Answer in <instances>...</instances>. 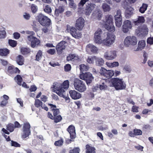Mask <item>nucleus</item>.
<instances>
[{
  "label": "nucleus",
  "instance_id": "obj_10",
  "mask_svg": "<svg viewBox=\"0 0 153 153\" xmlns=\"http://www.w3.org/2000/svg\"><path fill=\"white\" fill-rule=\"evenodd\" d=\"M30 125L29 123L25 122L24 123L22 128L23 133L22 137L23 138H25L28 137L30 133Z\"/></svg>",
  "mask_w": 153,
  "mask_h": 153
},
{
  "label": "nucleus",
  "instance_id": "obj_64",
  "mask_svg": "<svg viewBox=\"0 0 153 153\" xmlns=\"http://www.w3.org/2000/svg\"><path fill=\"white\" fill-rule=\"evenodd\" d=\"M147 42L148 44L150 45L153 44V37L148 38L147 39Z\"/></svg>",
  "mask_w": 153,
  "mask_h": 153
},
{
  "label": "nucleus",
  "instance_id": "obj_32",
  "mask_svg": "<svg viewBox=\"0 0 153 153\" xmlns=\"http://www.w3.org/2000/svg\"><path fill=\"white\" fill-rule=\"evenodd\" d=\"M48 105L51 107L52 110L53 111V114L54 117L56 116L59 112V110L56 108V106L54 105L51 104H48Z\"/></svg>",
  "mask_w": 153,
  "mask_h": 153
},
{
  "label": "nucleus",
  "instance_id": "obj_36",
  "mask_svg": "<svg viewBox=\"0 0 153 153\" xmlns=\"http://www.w3.org/2000/svg\"><path fill=\"white\" fill-rule=\"evenodd\" d=\"M79 69L81 72L87 71L89 69V67L87 65L82 64L79 65Z\"/></svg>",
  "mask_w": 153,
  "mask_h": 153
},
{
  "label": "nucleus",
  "instance_id": "obj_41",
  "mask_svg": "<svg viewBox=\"0 0 153 153\" xmlns=\"http://www.w3.org/2000/svg\"><path fill=\"white\" fill-rule=\"evenodd\" d=\"M21 51L22 54L25 55L30 52V50L29 48L22 47L21 49Z\"/></svg>",
  "mask_w": 153,
  "mask_h": 153
},
{
  "label": "nucleus",
  "instance_id": "obj_9",
  "mask_svg": "<svg viewBox=\"0 0 153 153\" xmlns=\"http://www.w3.org/2000/svg\"><path fill=\"white\" fill-rule=\"evenodd\" d=\"M79 77L80 79L85 80L87 85L90 83L94 78L91 74L89 72L81 74Z\"/></svg>",
  "mask_w": 153,
  "mask_h": 153
},
{
  "label": "nucleus",
  "instance_id": "obj_54",
  "mask_svg": "<svg viewBox=\"0 0 153 153\" xmlns=\"http://www.w3.org/2000/svg\"><path fill=\"white\" fill-rule=\"evenodd\" d=\"M75 56V54H70L67 57V59L68 61L72 60L74 61Z\"/></svg>",
  "mask_w": 153,
  "mask_h": 153
},
{
  "label": "nucleus",
  "instance_id": "obj_2",
  "mask_svg": "<svg viewBox=\"0 0 153 153\" xmlns=\"http://www.w3.org/2000/svg\"><path fill=\"white\" fill-rule=\"evenodd\" d=\"M113 16L107 15L105 16V21H102L100 23L109 31L114 32L115 30V27L113 25Z\"/></svg>",
  "mask_w": 153,
  "mask_h": 153
},
{
  "label": "nucleus",
  "instance_id": "obj_4",
  "mask_svg": "<svg viewBox=\"0 0 153 153\" xmlns=\"http://www.w3.org/2000/svg\"><path fill=\"white\" fill-rule=\"evenodd\" d=\"M105 34L107 36L103 39L102 44L109 47L115 42L116 36L114 34H112L106 33Z\"/></svg>",
  "mask_w": 153,
  "mask_h": 153
},
{
  "label": "nucleus",
  "instance_id": "obj_37",
  "mask_svg": "<svg viewBox=\"0 0 153 153\" xmlns=\"http://www.w3.org/2000/svg\"><path fill=\"white\" fill-rule=\"evenodd\" d=\"M96 59V56H89L88 57L86 61L89 64H93L94 63V61H95Z\"/></svg>",
  "mask_w": 153,
  "mask_h": 153
},
{
  "label": "nucleus",
  "instance_id": "obj_22",
  "mask_svg": "<svg viewBox=\"0 0 153 153\" xmlns=\"http://www.w3.org/2000/svg\"><path fill=\"white\" fill-rule=\"evenodd\" d=\"M69 93L71 98L74 100H77L81 97V94L75 90H71Z\"/></svg>",
  "mask_w": 153,
  "mask_h": 153
},
{
  "label": "nucleus",
  "instance_id": "obj_17",
  "mask_svg": "<svg viewBox=\"0 0 153 153\" xmlns=\"http://www.w3.org/2000/svg\"><path fill=\"white\" fill-rule=\"evenodd\" d=\"M102 16V11L100 9H97L94 11L91 17L92 19L100 20L101 19Z\"/></svg>",
  "mask_w": 153,
  "mask_h": 153
},
{
  "label": "nucleus",
  "instance_id": "obj_19",
  "mask_svg": "<svg viewBox=\"0 0 153 153\" xmlns=\"http://www.w3.org/2000/svg\"><path fill=\"white\" fill-rule=\"evenodd\" d=\"M146 42L144 40L140 41L138 44L137 48H133L132 50L134 51H140L143 49L146 46Z\"/></svg>",
  "mask_w": 153,
  "mask_h": 153
},
{
  "label": "nucleus",
  "instance_id": "obj_44",
  "mask_svg": "<svg viewBox=\"0 0 153 153\" xmlns=\"http://www.w3.org/2000/svg\"><path fill=\"white\" fill-rule=\"evenodd\" d=\"M107 70L106 69L103 67H101L100 70V73L102 76L106 77V75L107 74Z\"/></svg>",
  "mask_w": 153,
  "mask_h": 153
},
{
  "label": "nucleus",
  "instance_id": "obj_6",
  "mask_svg": "<svg viewBox=\"0 0 153 153\" xmlns=\"http://www.w3.org/2000/svg\"><path fill=\"white\" fill-rule=\"evenodd\" d=\"M27 42L30 44V46L33 48L37 47L40 43V40L33 36L30 35L27 36Z\"/></svg>",
  "mask_w": 153,
  "mask_h": 153
},
{
  "label": "nucleus",
  "instance_id": "obj_23",
  "mask_svg": "<svg viewBox=\"0 0 153 153\" xmlns=\"http://www.w3.org/2000/svg\"><path fill=\"white\" fill-rule=\"evenodd\" d=\"M67 130L70 134V137L71 138H75L76 134L74 126L72 125L70 126L68 128Z\"/></svg>",
  "mask_w": 153,
  "mask_h": 153
},
{
  "label": "nucleus",
  "instance_id": "obj_51",
  "mask_svg": "<svg viewBox=\"0 0 153 153\" xmlns=\"http://www.w3.org/2000/svg\"><path fill=\"white\" fill-rule=\"evenodd\" d=\"M69 6L70 7L75 9L76 7V5L74 3L73 0H69Z\"/></svg>",
  "mask_w": 153,
  "mask_h": 153
},
{
  "label": "nucleus",
  "instance_id": "obj_43",
  "mask_svg": "<svg viewBox=\"0 0 153 153\" xmlns=\"http://www.w3.org/2000/svg\"><path fill=\"white\" fill-rule=\"evenodd\" d=\"M114 71L113 70H107L106 77L107 78H110L114 76Z\"/></svg>",
  "mask_w": 153,
  "mask_h": 153
},
{
  "label": "nucleus",
  "instance_id": "obj_11",
  "mask_svg": "<svg viewBox=\"0 0 153 153\" xmlns=\"http://www.w3.org/2000/svg\"><path fill=\"white\" fill-rule=\"evenodd\" d=\"M117 56V51L114 50L107 51L104 53V58L108 60H113L116 58Z\"/></svg>",
  "mask_w": 153,
  "mask_h": 153
},
{
  "label": "nucleus",
  "instance_id": "obj_5",
  "mask_svg": "<svg viewBox=\"0 0 153 153\" xmlns=\"http://www.w3.org/2000/svg\"><path fill=\"white\" fill-rule=\"evenodd\" d=\"M74 85L75 89L80 92L85 91L86 87L85 83L82 81L78 79H75Z\"/></svg>",
  "mask_w": 153,
  "mask_h": 153
},
{
  "label": "nucleus",
  "instance_id": "obj_33",
  "mask_svg": "<svg viewBox=\"0 0 153 153\" xmlns=\"http://www.w3.org/2000/svg\"><path fill=\"white\" fill-rule=\"evenodd\" d=\"M106 65L108 67L112 68L118 66L119 65V63L117 62H107Z\"/></svg>",
  "mask_w": 153,
  "mask_h": 153
},
{
  "label": "nucleus",
  "instance_id": "obj_46",
  "mask_svg": "<svg viewBox=\"0 0 153 153\" xmlns=\"http://www.w3.org/2000/svg\"><path fill=\"white\" fill-rule=\"evenodd\" d=\"M116 25L118 27H121L122 23V19H115Z\"/></svg>",
  "mask_w": 153,
  "mask_h": 153
},
{
  "label": "nucleus",
  "instance_id": "obj_30",
  "mask_svg": "<svg viewBox=\"0 0 153 153\" xmlns=\"http://www.w3.org/2000/svg\"><path fill=\"white\" fill-rule=\"evenodd\" d=\"M64 10V8L63 6H60L58 8L56 9L55 11V14L57 16L62 13Z\"/></svg>",
  "mask_w": 153,
  "mask_h": 153
},
{
  "label": "nucleus",
  "instance_id": "obj_45",
  "mask_svg": "<svg viewBox=\"0 0 153 153\" xmlns=\"http://www.w3.org/2000/svg\"><path fill=\"white\" fill-rule=\"evenodd\" d=\"M115 19H122L121 16V11L120 10H118L117 11L116 14L114 16Z\"/></svg>",
  "mask_w": 153,
  "mask_h": 153
},
{
  "label": "nucleus",
  "instance_id": "obj_31",
  "mask_svg": "<svg viewBox=\"0 0 153 153\" xmlns=\"http://www.w3.org/2000/svg\"><path fill=\"white\" fill-rule=\"evenodd\" d=\"M24 59L23 56L21 55L18 56L16 59V61L17 63L20 65L24 64Z\"/></svg>",
  "mask_w": 153,
  "mask_h": 153
},
{
  "label": "nucleus",
  "instance_id": "obj_40",
  "mask_svg": "<svg viewBox=\"0 0 153 153\" xmlns=\"http://www.w3.org/2000/svg\"><path fill=\"white\" fill-rule=\"evenodd\" d=\"M103 10L105 12H108L111 10L110 6L106 3H103L102 5Z\"/></svg>",
  "mask_w": 153,
  "mask_h": 153
},
{
  "label": "nucleus",
  "instance_id": "obj_48",
  "mask_svg": "<svg viewBox=\"0 0 153 153\" xmlns=\"http://www.w3.org/2000/svg\"><path fill=\"white\" fill-rule=\"evenodd\" d=\"M51 28L49 27H44L42 28V30L43 32L46 34H48L51 32Z\"/></svg>",
  "mask_w": 153,
  "mask_h": 153
},
{
  "label": "nucleus",
  "instance_id": "obj_28",
  "mask_svg": "<svg viewBox=\"0 0 153 153\" xmlns=\"http://www.w3.org/2000/svg\"><path fill=\"white\" fill-rule=\"evenodd\" d=\"M145 19L144 17L142 16H139L137 20H133L132 23L135 25H137L140 23H143L144 22Z\"/></svg>",
  "mask_w": 153,
  "mask_h": 153
},
{
  "label": "nucleus",
  "instance_id": "obj_24",
  "mask_svg": "<svg viewBox=\"0 0 153 153\" xmlns=\"http://www.w3.org/2000/svg\"><path fill=\"white\" fill-rule=\"evenodd\" d=\"M89 50L93 53H97L98 51L97 47L91 44H89L86 46V51Z\"/></svg>",
  "mask_w": 153,
  "mask_h": 153
},
{
  "label": "nucleus",
  "instance_id": "obj_42",
  "mask_svg": "<svg viewBox=\"0 0 153 153\" xmlns=\"http://www.w3.org/2000/svg\"><path fill=\"white\" fill-rule=\"evenodd\" d=\"M6 33L5 29H0V39H4L6 36Z\"/></svg>",
  "mask_w": 153,
  "mask_h": 153
},
{
  "label": "nucleus",
  "instance_id": "obj_63",
  "mask_svg": "<svg viewBox=\"0 0 153 153\" xmlns=\"http://www.w3.org/2000/svg\"><path fill=\"white\" fill-rule=\"evenodd\" d=\"M0 62L3 65H6L8 64V62L6 60L3 59H0Z\"/></svg>",
  "mask_w": 153,
  "mask_h": 153
},
{
  "label": "nucleus",
  "instance_id": "obj_12",
  "mask_svg": "<svg viewBox=\"0 0 153 153\" xmlns=\"http://www.w3.org/2000/svg\"><path fill=\"white\" fill-rule=\"evenodd\" d=\"M149 29L146 25H143L139 27L135 30V33L138 35L140 34L146 35L148 32Z\"/></svg>",
  "mask_w": 153,
  "mask_h": 153
},
{
  "label": "nucleus",
  "instance_id": "obj_35",
  "mask_svg": "<svg viewBox=\"0 0 153 153\" xmlns=\"http://www.w3.org/2000/svg\"><path fill=\"white\" fill-rule=\"evenodd\" d=\"M9 53V50L7 48L0 49V55L1 56H6Z\"/></svg>",
  "mask_w": 153,
  "mask_h": 153
},
{
  "label": "nucleus",
  "instance_id": "obj_39",
  "mask_svg": "<svg viewBox=\"0 0 153 153\" xmlns=\"http://www.w3.org/2000/svg\"><path fill=\"white\" fill-rule=\"evenodd\" d=\"M148 5L146 4H143L142 6H141L139 9V10L140 13H144L146 10Z\"/></svg>",
  "mask_w": 153,
  "mask_h": 153
},
{
  "label": "nucleus",
  "instance_id": "obj_62",
  "mask_svg": "<svg viewBox=\"0 0 153 153\" xmlns=\"http://www.w3.org/2000/svg\"><path fill=\"white\" fill-rule=\"evenodd\" d=\"M82 60V58L80 56L75 54L74 61H80Z\"/></svg>",
  "mask_w": 153,
  "mask_h": 153
},
{
  "label": "nucleus",
  "instance_id": "obj_56",
  "mask_svg": "<svg viewBox=\"0 0 153 153\" xmlns=\"http://www.w3.org/2000/svg\"><path fill=\"white\" fill-rule=\"evenodd\" d=\"M71 66L69 64H67L64 66V70L66 72L69 71L71 69Z\"/></svg>",
  "mask_w": 153,
  "mask_h": 153
},
{
  "label": "nucleus",
  "instance_id": "obj_14",
  "mask_svg": "<svg viewBox=\"0 0 153 153\" xmlns=\"http://www.w3.org/2000/svg\"><path fill=\"white\" fill-rule=\"evenodd\" d=\"M68 30L69 31L70 33L76 39H79L81 37V33L78 31L76 28L74 27H71Z\"/></svg>",
  "mask_w": 153,
  "mask_h": 153
},
{
  "label": "nucleus",
  "instance_id": "obj_18",
  "mask_svg": "<svg viewBox=\"0 0 153 153\" xmlns=\"http://www.w3.org/2000/svg\"><path fill=\"white\" fill-rule=\"evenodd\" d=\"M95 5L94 4L90 3L86 5L85 10V13L86 15L89 16L92 11L95 8Z\"/></svg>",
  "mask_w": 153,
  "mask_h": 153
},
{
  "label": "nucleus",
  "instance_id": "obj_26",
  "mask_svg": "<svg viewBox=\"0 0 153 153\" xmlns=\"http://www.w3.org/2000/svg\"><path fill=\"white\" fill-rule=\"evenodd\" d=\"M54 83H58L60 84L61 85L58 88V89H67L69 87V81L68 80L65 81L62 84L60 83L55 82Z\"/></svg>",
  "mask_w": 153,
  "mask_h": 153
},
{
  "label": "nucleus",
  "instance_id": "obj_55",
  "mask_svg": "<svg viewBox=\"0 0 153 153\" xmlns=\"http://www.w3.org/2000/svg\"><path fill=\"white\" fill-rule=\"evenodd\" d=\"M133 132L134 133L135 135H140L142 134V131L140 129H134Z\"/></svg>",
  "mask_w": 153,
  "mask_h": 153
},
{
  "label": "nucleus",
  "instance_id": "obj_7",
  "mask_svg": "<svg viewBox=\"0 0 153 153\" xmlns=\"http://www.w3.org/2000/svg\"><path fill=\"white\" fill-rule=\"evenodd\" d=\"M137 38L133 36H127L125 39L124 42V45L127 47H129L130 45L134 46L137 44Z\"/></svg>",
  "mask_w": 153,
  "mask_h": 153
},
{
  "label": "nucleus",
  "instance_id": "obj_59",
  "mask_svg": "<svg viewBox=\"0 0 153 153\" xmlns=\"http://www.w3.org/2000/svg\"><path fill=\"white\" fill-rule=\"evenodd\" d=\"M31 9L32 12L35 13L37 10V7L36 6L33 4L31 6Z\"/></svg>",
  "mask_w": 153,
  "mask_h": 153
},
{
  "label": "nucleus",
  "instance_id": "obj_57",
  "mask_svg": "<svg viewBox=\"0 0 153 153\" xmlns=\"http://www.w3.org/2000/svg\"><path fill=\"white\" fill-rule=\"evenodd\" d=\"M80 149L79 148H75L70 151V153H79Z\"/></svg>",
  "mask_w": 153,
  "mask_h": 153
},
{
  "label": "nucleus",
  "instance_id": "obj_27",
  "mask_svg": "<svg viewBox=\"0 0 153 153\" xmlns=\"http://www.w3.org/2000/svg\"><path fill=\"white\" fill-rule=\"evenodd\" d=\"M37 18L39 22L41 24H44L43 21L45 20L46 21H49V18L46 16H45L42 14H39L37 17Z\"/></svg>",
  "mask_w": 153,
  "mask_h": 153
},
{
  "label": "nucleus",
  "instance_id": "obj_50",
  "mask_svg": "<svg viewBox=\"0 0 153 153\" xmlns=\"http://www.w3.org/2000/svg\"><path fill=\"white\" fill-rule=\"evenodd\" d=\"M7 129L10 132H12L14 130V125L12 124H10L7 126Z\"/></svg>",
  "mask_w": 153,
  "mask_h": 153
},
{
  "label": "nucleus",
  "instance_id": "obj_3",
  "mask_svg": "<svg viewBox=\"0 0 153 153\" xmlns=\"http://www.w3.org/2000/svg\"><path fill=\"white\" fill-rule=\"evenodd\" d=\"M60 84L58 83H53L51 88L53 91L55 92L59 96L64 98L66 102L68 103L70 101V99L68 96H65V91L64 89H58V88L61 86Z\"/></svg>",
  "mask_w": 153,
  "mask_h": 153
},
{
  "label": "nucleus",
  "instance_id": "obj_20",
  "mask_svg": "<svg viewBox=\"0 0 153 153\" xmlns=\"http://www.w3.org/2000/svg\"><path fill=\"white\" fill-rule=\"evenodd\" d=\"M34 105L36 107L39 108L40 110L42 109L46 111L48 110V108L45 104L43 105L42 102L39 99L35 100Z\"/></svg>",
  "mask_w": 153,
  "mask_h": 153
},
{
  "label": "nucleus",
  "instance_id": "obj_15",
  "mask_svg": "<svg viewBox=\"0 0 153 153\" xmlns=\"http://www.w3.org/2000/svg\"><path fill=\"white\" fill-rule=\"evenodd\" d=\"M85 20L82 17H79L76 21L75 26L79 30H81L84 26Z\"/></svg>",
  "mask_w": 153,
  "mask_h": 153
},
{
  "label": "nucleus",
  "instance_id": "obj_8",
  "mask_svg": "<svg viewBox=\"0 0 153 153\" xmlns=\"http://www.w3.org/2000/svg\"><path fill=\"white\" fill-rule=\"evenodd\" d=\"M102 31L100 29H98L94 34V40L96 43L102 44L103 37L102 36Z\"/></svg>",
  "mask_w": 153,
  "mask_h": 153
},
{
  "label": "nucleus",
  "instance_id": "obj_60",
  "mask_svg": "<svg viewBox=\"0 0 153 153\" xmlns=\"http://www.w3.org/2000/svg\"><path fill=\"white\" fill-rule=\"evenodd\" d=\"M43 21L44 22V24H41L42 26H49L51 24V20L49 19V21H46L45 20H44Z\"/></svg>",
  "mask_w": 153,
  "mask_h": 153
},
{
  "label": "nucleus",
  "instance_id": "obj_34",
  "mask_svg": "<svg viewBox=\"0 0 153 153\" xmlns=\"http://www.w3.org/2000/svg\"><path fill=\"white\" fill-rule=\"evenodd\" d=\"M95 62L97 65L101 66L104 64V60L102 58L97 57H96Z\"/></svg>",
  "mask_w": 153,
  "mask_h": 153
},
{
  "label": "nucleus",
  "instance_id": "obj_13",
  "mask_svg": "<svg viewBox=\"0 0 153 153\" xmlns=\"http://www.w3.org/2000/svg\"><path fill=\"white\" fill-rule=\"evenodd\" d=\"M132 27L131 22L128 20H126L123 22L122 26V30L124 33H127Z\"/></svg>",
  "mask_w": 153,
  "mask_h": 153
},
{
  "label": "nucleus",
  "instance_id": "obj_49",
  "mask_svg": "<svg viewBox=\"0 0 153 153\" xmlns=\"http://www.w3.org/2000/svg\"><path fill=\"white\" fill-rule=\"evenodd\" d=\"M44 10L46 13H50L51 12V9L50 6L48 5H46L44 8Z\"/></svg>",
  "mask_w": 153,
  "mask_h": 153
},
{
  "label": "nucleus",
  "instance_id": "obj_53",
  "mask_svg": "<svg viewBox=\"0 0 153 153\" xmlns=\"http://www.w3.org/2000/svg\"><path fill=\"white\" fill-rule=\"evenodd\" d=\"M63 142V140L62 139H60L55 141L54 143V145L56 146H60L62 145Z\"/></svg>",
  "mask_w": 153,
  "mask_h": 153
},
{
  "label": "nucleus",
  "instance_id": "obj_61",
  "mask_svg": "<svg viewBox=\"0 0 153 153\" xmlns=\"http://www.w3.org/2000/svg\"><path fill=\"white\" fill-rule=\"evenodd\" d=\"M14 67L12 66H9L8 67L7 72L10 74H13V70L14 69Z\"/></svg>",
  "mask_w": 153,
  "mask_h": 153
},
{
  "label": "nucleus",
  "instance_id": "obj_52",
  "mask_svg": "<svg viewBox=\"0 0 153 153\" xmlns=\"http://www.w3.org/2000/svg\"><path fill=\"white\" fill-rule=\"evenodd\" d=\"M9 43L10 46L13 47L16 46L17 42L14 40L10 39L9 41Z\"/></svg>",
  "mask_w": 153,
  "mask_h": 153
},
{
  "label": "nucleus",
  "instance_id": "obj_47",
  "mask_svg": "<svg viewBox=\"0 0 153 153\" xmlns=\"http://www.w3.org/2000/svg\"><path fill=\"white\" fill-rule=\"evenodd\" d=\"M42 55V51L41 50L39 51L36 56V60L37 61H39L41 59Z\"/></svg>",
  "mask_w": 153,
  "mask_h": 153
},
{
  "label": "nucleus",
  "instance_id": "obj_16",
  "mask_svg": "<svg viewBox=\"0 0 153 153\" xmlns=\"http://www.w3.org/2000/svg\"><path fill=\"white\" fill-rule=\"evenodd\" d=\"M108 80L103 79L100 81L99 85V88L100 90H106L108 89V86L109 82Z\"/></svg>",
  "mask_w": 153,
  "mask_h": 153
},
{
  "label": "nucleus",
  "instance_id": "obj_21",
  "mask_svg": "<svg viewBox=\"0 0 153 153\" xmlns=\"http://www.w3.org/2000/svg\"><path fill=\"white\" fill-rule=\"evenodd\" d=\"M66 42L65 41H62L58 44L56 47V49L58 54L61 53L62 51L65 48V44Z\"/></svg>",
  "mask_w": 153,
  "mask_h": 153
},
{
  "label": "nucleus",
  "instance_id": "obj_1",
  "mask_svg": "<svg viewBox=\"0 0 153 153\" xmlns=\"http://www.w3.org/2000/svg\"><path fill=\"white\" fill-rule=\"evenodd\" d=\"M111 84L110 87H114L116 90L125 89L126 88V82L122 78H115L112 79L111 81Z\"/></svg>",
  "mask_w": 153,
  "mask_h": 153
},
{
  "label": "nucleus",
  "instance_id": "obj_25",
  "mask_svg": "<svg viewBox=\"0 0 153 153\" xmlns=\"http://www.w3.org/2000/svg\"><path fill=\"white\" fill-rule=\"evenodd\" d=\"M15 79L18 85H22V86L23 87L26 88H29V87L27 86V85L25 82H23V84H22V79L20 75H17V76L15 78Z\"/></svg>",
  "mask_w": 153,
  "mask_h": 153
},
{
  "label": "nucleus",
  "instance_id": "obj_29",
  "mask_svg": "<svg viewBox=\"0 0 153 153\" xmlns=\"http://www.w3.org/2000/svg\"><path fill=\"white\" fill-rule=\"evenodd\" d=\"M134 9L131 7H127L125 11V16L126 17H129L133 14Z\"/></svg>",
  "mask_w": 153,
  "mask_h": 153
},
{
  "label": "nucleus",
  "instance_id": "obj_58",
  "mask_svg": "<svg viewBox=\"0 0 153 153\" xmlns=\"http://www.w3.org/2000/svg\"><path fill=\"white\" fill-rule=\"evenodd\" d=\"M62 119V117L60 115H58L54 117V121L56 123H57L60 121Z\"/></svg>",
  "mask_w": 153,
  "mask_h": 153
},
{
  "label": "nucleus",
  "instance_id": "obj_38",
  "mask_svg": "<svg viewBox=\"0 0 153 153\" xmlns=\"http://www.w3.org/2000/svg\"><path fill=\"white\" fill-rule=\"evenodd\" d=\"M86 152L87 153H95V148L90 146L88 145L86 146Z\"/></svg>",
  "mask_w": 153,
  "mask_h": 153
}]
</instances>
